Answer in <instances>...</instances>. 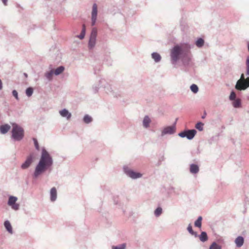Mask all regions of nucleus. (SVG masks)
Here are the masks:
<instances>
[{"mask_svg":"<svg viewBox=\"0 0 249 249\" xmlns=\"http://www.w3.org/2000/svg\"><path fill=\"white\" fill-rule=\"evenodd\" d=\"M194 47V44L189 43H183L176 45L171 51V62L172 64H176L180 58L181 59L182 64L186 68V71L189 68L194 65L193 62V55L190 51Z\"/></svg>","mask_w":249,"mask_h":249,"instance_id":"f257e3e1","label":"nucleus"},{"mask_svg":"<svg viewBox=\"0 0 249 249\" xmlns=\"http://www.w3.org/2000/svg\"><path fill=\"white\" fill-rule=\"evenodd\" d=\"M53 164V159L49 152L43 147L38 163L33 174V178H37L40 175L49 169Z\"/></svg>","mask_w":249,"mask_h":249,"instance_id":"f03ea898","label":"nucleus"},{"mask_svg":"<svg viewBox=\"0 0 249 249\" xmlns=\"http://www.w3.org/2000/svg\"><path fill=\"white\" fill-rule=\"evenodd\" d=\"M12 129L11 130V139L14 142H20L24 137V129L16 123H11Z\"/></svg>","mask_w":249,"mask_h":249,"instance_id":"7ed1b4c3","label":"nucleus"},{"mask_svg":"<svg viewBox=\"0 0 249 249\" xmlns=\"http://www.w3.org/2000/svg\"><path fill=\"white\" fill-rule=\"evenodd\" d=\"M249 87V77L245 78L243 73L241 75L240 78L237 81L235 88L238 90H244Z\"/></svg>","mask_w":249,"mask_h":249,"instance_id":"20e7f679","label":"nucleus"},{"mask_svg":"<svg viewBox=\"0 0 249 249\" xmlns=\"http://www.w3.org/2000/svg\"><path fill=\"white\" fill-rule=\"evenodd\" d=\"M197 131L195 129H185L178 134V136L181 138H186L189 140H192L196 136Z\"/></svg>","mask_w":249,"mask_h":249,"instance_id":"39448f33","label":"nucleus"},{"mask_svg":"<svg viewBox=\"0 0 249 249\" xmlns=\"http://www.w3.org/2000/svg\"><path fill=\"white\" fill-rule=\"evenodd\" d=\"M124 173L129 177L132 179H137L142 177V174L140 173L136 172L131 170L127 166L123 167Z\"/></svg>","mask_w":249,"mask_h":249,"instance_id":"423d86ee","label":"nucleus"},{"mask_svg":"<svg viewBox=\"0 0 249 249\" xmlns=\"http://www.w3.org/2000/svg\"><path fill=\"white\" fill-rule=\"evenodd\" d=\"M97 31L96 28L92 29L89 43H88V48L89 50H91L93 49L94 47L95 44H96V36H97Z\"/></svg>","mask_w":249,"mask_h":249,"instance_id":"0eeeda50","label":"nucleus"},{"mask_svg":"<svg viewBox=\"0 0 249 249\" xmlns=\"http://www.w3.org/2000/svg\"><path fill=\"white\" fill-rule=\"evenodd\" d=\"M176 122H175L172 125L165 127L161 132V136L174 134L176 130Z\"/></svg>","mask_w":249,"mask_h":249,"instance_id":"6e6552de","label":"nucleus"},{"mask_svg":"<svg viewBox=\"0 0 249 249\" xmlns=\"http://www.w3.org/2000/svg\"><path fill=\"white\" fill-rule=\"evenodd\" d=\"M18 198L14 196H10L8 199L7 204L14 210H18L19 208V205L16 203Z\"/></svg>","mask_w":249,"mask_h":249,"instance_id":"1a4fd4ad","label":"nucleus"},{"mask_svg":"<svg viewBox=\"0 0 249 249\" xmlns=\"http://www.w3.org/2000/svg\"><path fill=\"white\" fill-rule=\"evenodd\" d=\"M33 155L32 154H30L27 157L25 161L21 164V169H26L29 168L33 161Z\"/></svg>","mask_w":249,"mask_h":249,"instance_id":"9d476101","label":"nucleus"},{"mask_svg":"<svg viewBox=\"0 0 249 249\" xmlns=\"http://www.w3.org/2000/svg\"><path fill=\"white\" fill-rule=\"evenodd\" d=\"M97 16V5L96 3H94L92 6L91 12V26L95 24Z\"/></svg>","mask_w":249,"mask_h":249,"instance_id":"9b49d317","label":"nucleus"},{"mask_svg":"<svg viewBox=\"0 0 249 249\" xmlns=\"http://www.w3.org/2000/svg\"><path fill=\"white\" fill-rule=\"evenodd\" d=\"M59 113L62 117L66 118L67 120H69L71 117V113L66 108L60 110Z\"/></svg>","mask_w":249,"mask_h":249,"instance_id":"f8f14e48","label":"nucleus"},{"mask_svg":"<svg viewBox=\"0 0 249 249\" xmlns=\"http://www.w3.org/2000/svg\"><path fill=\"white\" fill-rule=\"evenodd\" d=\"M11 126L8 124H4L0 126V132L2 134H5L7 133L10 129Z\"/></svg>","mask_w":249,"mask_h":249,"instance_id":"ddd939ff","label":"nucleus"},{"mask_svg":"<svg viewBox=\"0 0 249 249\" xmlns=\"http://www.w3.org/2000/svg\"><path fill=\"white\" fill-rule=\"evenodd\" d=\"M57 198V191L55 187H53L50 191V200L53 202Z\"/></svg>","mask_w":249,"mask_h":249,"instance_id":"4468645a","label":"nucleus"},{"mask_svg":"<svg viewBox=\"0 0 249 249\" xmlns=\"http://www.w3.org/2000/svg\"><path fill=\"white\" fill-rule=\"evenodd\" d=\"M199 169L198 166L194 163H192L190 166V172L193 174H197L199 172Z\"/></svg>","mask_w":249,"mask_h":249,"instance_id":"2eb2a0df","label":"nucleus"},{"mask_svg":"<svg viewBox=\"0 0 249 249\" xmlns=\"http://www.w3.org/2000/svg\"><path fill=\"white\" fill-rule=\"evenodd\" d=\"M151 119L148 116L146 115L144 117L143 121H142V125L143 126L147 128L149 127L150 123H151Z\"/></svg>","mask_w":249,"mask_h":249,"instance_id":"dca6fc26","label":"nucleus"},{"mask_svg":"<svg viewBox=\"0 0 249 249\" xmlns=\"http://www.w3.org/2000/svg\"><path fill=\"white\" fill-rule=\"evenodd\" d=\"M244 242V239L242 236H238L235 240L236 246L238 248H240L243 246Z\"/></svg>","mask_w":249,"mask_h":249,"instance_id":"f3484780","label":"nucleus"},{"mask_svg":"<svg viewBox=\"0 0 249 249\" xmlns=\"http://www.w3.org/2000/svg\"><path fill=\"white\" fill-rule=\"evenodd\" d=\"M106 83V80L104 79H102L99 81V84L98 86H94L92 89L94 93H97L99 89L102 86H104V83Z\"/></svg>","mask_w":249,"mask_h":249,"instance_id":"a211bd4d","label":"nucleus"},{"mask_svg":"<svg viewBox=\"0 0 249 249\" xmlns=\"http://www.w3.org/2000/svg\"><path fill=\"white\" fill-rule=\"evenodd\" d=\"M152 58L154 60L156 63H158L160 61L161 57L160 55L156 52H154L151 54Z\"/></svg>","mask_w":249,"mask_h":249,"instance_id":"6ab92c4d","label":"nucleus"},{"mask_svg":"<svg viewBox=\"0 0 249 249\" xmlns=\"http://www.w3.org/2000/svg\"><path fill=\"white\" fill-rule=\"evenodd\" d=\"M198 237H199V240L202 242H205L208 239L207 234L205 231H202L201 234L198 235Z\"/></svg>","mask_w":249,"mask_h":249,"instance_id":"aec40b11","label":"nucleus"},{"mask_svg":"<svg viewBox=\"0 0 249 249\" xmlns=\"http://www.w3.org/2000/svg\"><path fill=\"white\" fill-rule=\"evenodd\" d=\"M4 226L6 230L10 233H13V229L10 222L8 220H6L4 222Z\"/></svg>","mask_w":249,"mask_h":249,"instance_id":"412c9836","label":"nucleus"},{"mask_svg":"<svg viewBox=\"0 0 249 249\" xmlns=\"http://www.w3.org/2000/svg\"><path fill=\"white\" fill-rule=\"evenodd\" d=\"M53 74H54L53 70L52 69L50 71L46 72L45 76L49 81H51L53 80Z\"/></svg>","mask_w":249,"mask_h":249,"instance_id":"4be33fe9","label":"nucleus"},{"mask_svg":"<svg viewBox=\"0 0 249 249\" xmlns=\"http://www.w3.org/2000/svg\"><path fill=\"white\" fill-rule=\"evenodd\" d=\"M65 70V67L63 66H60L57 68L55 70H53L54 74L58 75L62 73Z\"/></svg>","mask_w":249,"mask_h":249,"instance_id":"5701e85b","label":"nucleus"},{"mask_svg":"<svg viewBox=\"0 0 249 249\" xmlns=\"http://www.w3.org/2000/svg\"><path fill=\"white\" fill-rule=\"evenodd\" d=\"M187 230L188 232L192 235L194 236L195 237H197L198 235L196 232L194 231L193 230L192 226L191 224H189Z\"/></svg>","mask_w":249,"mask_h":249,"instance_id":"b1692460","label":"nucleus"},{"mask_svg":"<svg viewBox=\"0 0 249 249\" xmlns=\"http://www.w3.org/2000/svg\"><path fill=\"white\" fill-rule=\"evenodd\" d=\"M202 217L201 216L198 217L197 219L195 222V226L197 228H201L202 225Z\"/></svg>","mask_w":249,"mask_h":249,"instance_id":"393cba45","label":"nucleus"},{"mask_svg":"<svg viewBox=\"0 0 249 249\" xmlns=\"http://www.w3.org/2000/svg\"><path fill=\"white\" fill-rule=\"evenodd\" d=\"M204 44V40L202 38H198L196 41V45L198 48H201Z\"/></svg>","mask_w":249,"mask_h":249,"instance_id":"a878e982","label":"nucleus"},{"mask_svg":"<svg viewBox=\"0 0 249 249\" xmlns=\"http://www.w3.org/2000/svg\"><path fill=\"white\" fill-rule=\"evenodd\" d=\"M85 34H86V26H85V24H83L82 25V30L81 31V32L79 35H78L77 36V37H78L79 38H80V39H83L85 37Z\"/></svg>","mask_w":249,"mask_h":249,"instance_id":"bb28decb","label":"nucleus"},{"mask_svg":"<svg viewBox=\"0 0 249 249\" xmlns=\"http://www.w3.org/2000/svg\"><path fill=\"white\" fill-rule=\"evenodd\" d=\"M233 101V102L232 103V105L234 107L238 108L241 107V100L239 99H236Z\"/></svg>","mask_w":249,"mask_h":249,"instance_id":"cd10ccee","label":"nucleus"},{"mask_svg":"<svg viewBox=\"0 0 249 249\" xmlns=\"http://www.w3.org/2000/svg\"><path fill=\"white\" fill-rule=\"evenodd\" d=\"M92 121V118L89 115L87 114L85 115L83 118V121L86 124H89Z\"/></svg>","mask_w":249,"mask_h":249,"instance_id":"c85d7f7f","label":"nucleus"},{"mask_svg":"<svg viewBox=\"0 0 249 249\" xmlns=\"http://www.w3.org/2000/svg\"><path fill=\"white\" fill-rule=\"evenodd\" d=\"M34 91V89L32 87H29L26 89L25 93L28 97H30L32 95Z\"/></svg>","mask_w":249,"mask_h":249,"instance_id":"c756f323","label":"nucleus"},{"mask_svg":"<svg viewBox=\"0 0 249 249\" xmlns=\"http://www.w3.org/2000/svg\"><path fill=\"white\" fill-rule=\"evenodd\" d=\"M204 124L201 122L197 123L195 125V127L200 131L203 130Z\"/></svg>","mask_w":249,"mask_h":249,"instance_id":"7c9ffc66","label":"nucleus"},{"mask_svg":"<svg viewBox=\"0 0 249 249\" xmlns=\"http://www.w3.org/2000/svg\"><path fill=\"white\" fill-rule=\"evenodd\" d=\"M126 247V244L125 243H123L118 246H113L112 249H125Z\"/></svg>","mask_w":249,"mask_h":249,"instance_id":"2f4dec72","label":"nucleus"},{"mask_svg":"<svg viewBox=\"0 0 249 249\" xmlns=\"http://www.w3.org/2000/svg\"><path fill=\"white\" fill-rule=\"evenodd\" d=\"M209 249H221V247L215 242H213L210 246Z\"/></svg>","mask_w":249,"mask_h":249,"instance_id":"473e14b6","label":"nucleus"},{"mask_svg":"<svg viewBox=\"0 0 249 249\" xmlns=\"http://www.w3.org/2000/svg\"><path fill=\"white\" fill-rule=\"evenodd\" d=\"M162 212V208L161 207H158L154 212V214L156 217H159L161 215Z\"/></svg>","mask_w":249,"mask_h":249,"instance_id":"72a5a7b5","label":"nucleus"},{"mask_svg":"<svg viewBox=\"0 0 249 249\" xmlns=\"http://www.w3.org/2000/svg\"><path fill=\"white\" fill-rule=\"evenodd\" d=\"M190 89L191 91L194 93H196L198 91V87L196 84H192L190 86Z\"/></svg>","mask_w":249,"mask_h":249,"instance_id":"f704fd0d","label":"nucleus"},{"mask_svg":"<svg viewBox=\"0 0 249 249\" xmlns=\"http://www.w3.org/2000/svg\"><path fill=\"white\" fill-rule=\"evenodd\" d=\"M236 96L235 92L234 91H232L231 92V94H230V95L229 97V99L230 100L233 101V100L236 99Z\"/></svg>","mask_w":249,"mask_h":249,"instance_id":"c9c22d12","label":"nucleus"},{"mask_svg":"<svg viewBox=\"0 0 249 249\" xmlns=\"http://www.w3.org/2000/svg\"><path fill=\"white\" fill-rule=\"evenodd\" d=\"M246 64L247 67L246 74L247 75H249V56H248L247 58Z\"/></svg>","mask_w":249,"mask_h":249,"instance_id":"e433bc0d","label":"nucleus"},{"mask_svg":"<svg viewBox=\"0 0 249 249\" xmlns=\"http://www.w3.org/2000/svg\"><path fill=\"white\" fill-rule=\"evenodd\" d=\"M33 141H34V143L36 149V150H38L39 149V144H38V141H37V139H36V138H33Z\"/></svg>","mask_w":249,"mask_h":249,"instance_id":"4c0bfd02","label":"nucleus"},{"mask_svg":"<svg viewBox=\"0 0 249 249\" xmlns=\"http://www.w3.org/2000/svg\"><path fill=\"white\" fill-rule=\"evenodd\" d=\"M12 94L15 97V98L17 100H19V98L18 96V93L16 90H13L12 91Z\"/></svg>","mask_w":249,"mask_h":249,"instance_id":"58836bf2","label":"nucleus"},{"mask_svg":"<svg viewBox=\"0 0 249 249\" xmlns=\"http://www.w3.org/2000/svg\"><path fill=\"white\" fill-rule=\"evenodd\" d=\"M104 88L106 89V91L108 93V91L111 92V87L109 85H107V87H104Z\"/></svg>","mask_w":249,"mask_h":249,"instance_id":"ea45409f","label":"nucleus"},{"mask_svg":"<svg viewBox=\"0 0 249 249\" xmlns=\"http://www.w3.org/2000/svg\"><path fill=\"white\" fill-rule=\"evenodd\" d=\"M7 1H8V0H2V1L4 5H7Z\"/></svg>","mask_w":249,"mask_h":249,"instance_id":"a19ab883","label":"nucleus"},{"mask_svg":"<svg viewBox=\"0 0 249 249\" xmlns=\"http://www.w3.org/2000/svg\"><path fill=\"white\" fill-rule=\"evenodd\" d=\"M2 88V83L1 80L0 79V90H1Z\"/></svg>","mask_w":249,"mask_h":249,"instance_id":"79ce46f5","label":"nucleus"},{"mask_svg":"<svg viewBox=\"0 0 249 249\" xmlns=\"http://www.w3.org/2000/svg\"><path fill=\"white\" fill-rule=\"evenodd\" d=\"M206 112H204V115H203V116H202L201 118H202V119H204V118H205V117H206Z\"/></svg>","mask_w":249,"mask_h":249,"instance_id":"37998d69","label":"nucleus"},{"mask_svg":"<svg viewBox=\"0 0 249 249\" xmlns=\"http://www.w3.org/2000/svg\"><path fill=\"white\" fill-rule=\"evenodd\" d=\"M248 51L249 52V41L248 42Z\"/></svg>","mask_w":249,"mask_h":249,"instance_id":"c03bdc74","label":"nucleus"},{"mask_svg":"<svg viewBox=\"0 0 249 249\" xmlns=\"http://www.w3.org/2000/svg\"><path fill=\"white\" fill-rule=\"evenodd\" d=\"M24 75L25 76V77H27L28 76V74L26 73H24Z\"/></svg>","mask_w":249,"mask_h":249,"instance_id":"a18cd8bd","label":"nucleus"},{"mask_svg":"<svg viewBox=\"0 0 249 249\" xmlns=\"http://www.w3.org/2000/svg\"><path fill=\"white\" fill-rule=\"evenodd\" d=\"M247 99L249 100V94L247 96Z\"/></svg>","mask_w":249,"mask_h":249,"instance_id":"49530a36","label":"nucleus"}]
</instances>
